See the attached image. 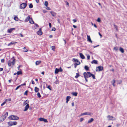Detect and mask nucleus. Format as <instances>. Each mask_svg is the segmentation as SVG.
Wrapping results in <instances>:
<instances>
[{"instance_id":"nucleus-52","label":"nucleus","mask_w":127,"mask_h":127,"mask_svg":"<svg viewBox=\"0 0 127 127\" xmlns=\"http://www.w3.org/2000/svg\"><path fill=\"white\" fill-rule=\"evenodd\" d=\"M84 118H81L80 119V122H82V121H83V120H84Z\"/></svg>"},{"instance_id":"nucleus-50","label":"nucleus","mask_w":127,"mask_h":127,"mask_svg":"<svg viewBox=\"0 0 127 127\" xmlns=\"http://www.w3.org/2000/svg\"><path fill=\"white\" fill-rule=\"evenodd\" d=\"M1 63H3L4 62V59H1Z\"/></svg>"},{"instance_id":"nucleus-2","label":"nucleus","mask_w":127,"mask_h":127,"mask_svg":"<svg viewBox=\"0 0 127 127\" xmlns=\"http://www.w3.org/2000/svg\"><path fill=\"white\" fill-rule=\"evenodd\" d=\"M15 59H14L12 61L11 60H9L7 62L8 64V66L10 67L11 66H13L15 63Z\"/></svg>"},{"instance_id":"nucleus-63","label":"nucleus","mask_w":127,"mask_h":127,"mask_svg":"<svg viewBox=\"0 0 127 127\" xmlns=\"http://www.w3.org/2000/svg\"><path fill=\"white\" fill-rule=\"evenodd\" d=\"M35 25L37 27H39L38 25L36 24H35Z\"/></svg>"},{"instance_id":"nucleus-33","label":"nucleus","mask_w":127,"mask_h":127,"mask_svg":"<svg viewBox=\"0 0 127 127\" xmlns=\"http://www.w3.org/2000/svg\"><path fill=\"white\" fill-rule=\"evenodd\" d=\"M33 7V6L32 3H30L29 6V7L30 8H32Z\"/></svg>"},{"instance_id":"nucleus-12","label":"nucleus","mask_w":127,"mask_h":127,"mask_svg":"<svg viewBox=\"0 0 127 127\" xmlns=\"http://www.w3.org/2000/svg\"><path fill=\"white\" fill-rule=\"evenodd\" d=\"M29 107V104H27L25 107V109L24 110V111H27L28 110Z\"/></svg>"},{"instance_id":"nucleus-15","label":"nucleus","mask_w":127,"mask_h":127,"mask_svg":"<svg viewBox=\"0 0 127 127\" xmlns=\"http://www.w3.org/2000/svg\"><path fill=\"white\" fill-rule=\"evenodd\" d=\"M29 22L31 24H34V22L32 18H30V19H29Z\"/></svg>"},{"instance_id":"nucleus-4","label":"nucleus","mask_w":127,"mask_h":127,"mask_svg":"<svg viewBox=\"0 0 127 127\" xmlns=\"http://www.w3.org/2000/svg\"><path fill=\"white\" fill-rule=\"evenodd\" d=\"M27 5V4L26 3H22L20 5V9H24L26 7Z\"/></svg>"},{"instance_id":"nucleus-42","label":"nucleus","mask_w":127,"mask_h":127,"mask_svg":"<svg viewBox=\"0 0 127 127\" xmlns=\"http://www.w3.org/2000/svg\"><path fill=\"white\" fill-rule=\"evenodd\" d=\"M44 5L46 6H47L48 5V3L47 1H45L44 3Z\"/></svg>"},{"instance_id":"nucleus-10","label":"nucleus","mask_w":127,"mask_h":127,"mask_svg":"<svg viewBox=\"0 0 127 127\" xmlns=\"http://www.w3.org/2000/svg\"><path fill=\"white\" fill-rule=\"evenodd\" d=\"M37 34L38 35H41L42 34V32L41 31V28H40L39 30L37 32Z\"/></svg>"},{"instance_id":"nucleus-61","label":"nucleus","mask_w":127,"mask_h":127,"mask_svg":"<svg viewBox=\"0 0 127 127\" xmlns=\"http://www.w3.org/2000/svg\"><path fill=\"white\" fill-rule=\"evenodd\" d=\"M71 105L72 106H73L74 105V102H72L71 103Z\"/></svg>"},{"instance_id":"nucleus-46","label":"nucleus","mask_w":127,"mask_h":127,"mask_svg":"<svg viewBox=\"0 0 127 127\" xmlns=\"http://www.w3.org/2000/svg\"><path fill=\"white\" fill-rule=\"evenodd\" d=\"M97 21L98 22H100V21H101V20H100V18H97Z\"/></svg>"},{"instance_id":"nucleus-14","label":"nucleus","mask_w":127,"mask_h":127,"mask_svg":"<svg viewBox=\"0 0 127 127\" xmlns=\"http://www.w3.org/2000/svg\"><path fill=\"white\" fill-rule=\"evenodd\" d=\"M15 30V28H11L9 29H8V32L9 33H11L12 32V31Z\"/></svg>"},{"instance_id":"nucleus-11","label":"nucleus","mask_w":127,"mask_h":127,"mask_svg":"<svg viewBox=\"0 0 127 127\" xmlns=\"http://www.w3.org/2000/svg\"><path fill=\"white\" fill-rule=\"evenodd\" d=\"M87 40L91 43H92V41L91 40L90 36L88 35H87Z\"/></svg>"},{"instance_id":"nucleus-40","label":"nucleus","mask_w":127,"mask_h":127,"mask_svg":"<svg viewBox=\"0 0 127 127\" xmlns=\"http://www.w3.org/2000/svg\"><path fill=\"white\" fill-rule=\"evenodd\" d=\"M37 96L39 97L40 98L41 97V95H40V93H39L38 92L37 93Z\"/></svg>"},{"instance_id":"nucleus-9","label":"nucleus","mask_w":127,"mask_h":127,"mask_svg":"<svg viewBox=\"0 0 127 127\" xmlns=\"http://www.w3.org/2000/svg\"><path fill=\"white\" fill-rule=\"evenodd\" d=\"M93 113H92L90 112H85L82 113L81 114V116L84 115H88L91 116L93 115Z\"/></svg>"},{"instance_id":"nucleus-6","label":"nucleus","mask_w":127,"mask_h":127,"mask_svg":"<svg viewBox=\"0 0 127 127\" xmlns=\"http://www.w3.org/2000/svg\"><path fill=\"white\" fill-rule=\"evenodd\" d=\"M107 118L109 120L113 121L116 119L114 117L110 115H108L107 116Z\"/></svg>"},{"instance_id":"nucleus-47","label":"nucleus","mask_w":127,"mask_h":127,"mask_svg":"<svg viewBox=\"0 0 127 127\" xmlns=\"http://www.w3.org/2000/svg\"><path fill=\"white\" fill-rule=\"evenodd\" d=\"M47 88H48L50 90H51V88H50V85H48L47 87Z\"/></svg>"},{"instance_id":"nucleus-49","label":"nucleus","mask_w":127,"mask_h":127,"mask_svg":"<svg viewBox=\"0 0 127 127\" xmlns=\"http://www.w3.org/2000/svg\"><path fill=\"white\" fill-rule=\"evenodd\" d=\"M114 50H116V51H117L118 50V48L117 47H115L114 48Z\"/></svg>"},{"instance_id":"nucleus-39","label":"nucleus","mask_w":127,"mask_h":127,"mask_svg":"<svg viewBox=\"0 0 127 127\" xmlns=\"http://www.w3.org/2000/svg\"><path fill=\"white\" fill-rule=\"evenodd\" d=\"M71 97L70 96H67L66 98V100L69 101V100L70 99Z\"/></svg>"},{"instance_id":"nucleus-34","label":"nucleus","mask_w":127,"mask_h":127,"mask_svg":"<svg viewBox=\"0 0 127 127\" xmlns=\"http://www.w3.org/2000/svg\"><path fill=\"white\" fill-rule=\"evenodd\" d=\"M79 76L80 75L79 73H76V75L75 76V77L76 78H78Z\"/></svg>"},{"instance_id":"nucleus-18","label":"nucleus","mask_w":127,"mask_h":127,"mask_svg":"<svg viewBox=\"0 0 127 127\" xmlns=\"http://www.w3.org/2000/svg\"><path fill=\"white\" fill-rule=\"evenodd\" d=\"M29 102V101L28 100H26L23 103V105L24 106L26 105V104H28Z\"/></svg>"},{"instance_id":"nucleus-22","label":"nucleus","mask_w":127,"mask_h":127,"mask_svg":"<svg viewBox=\"0 0 127 127\" xmlns=\"http://www.w3.org/2000/svg\"><path fill=\"white\" fill-rule=\"evenodd\" d=\"M30 16H29L27 18H26L25 19V21L26 22H27L29 20V19H30Z\"/></svg>"},{"instance_id":"nucleus-37","label":"nucleus","mask_w":127,"mask_h":127,"mask_svg":"<svg viewBox=\"0 0 127 127\" xmlns=\"http://www.w3.org/2000/svg\"><path fill=\"white\" fill-rule=\"evenodd\" d=\"M24 49V51L25 52H26L28 51V50L25 47H24L23 48Z\"/></svg>"},{"instance_id":"nucleus-32","label":"nucleus","mask_w":127,"mask_h":127,"mask_svg":"<svg viewBox=\"0 0 127 127\" xmlns=\"http://www.w3.org/2000/svg\"><path fill=\"white\" fill-rule=\"evenodd\" d=\"M114 27H115V28L116 29V31H118V29L117 26L116 25H115V24H114Z\"/></svg>"},{"instance_id":"nucleus-28","label":"nucleus","mask_w":127,"mask_h":127,"mask_svg":"<svg viewBox=\"0 0 127 127\" xmlns=\"http://www.w3.org/2000/svg\"><path fill=\"white\" fill-rule=\"evenodd\" d=\"M59 71V69L57 68H56L55 69V74H57L58 73Z\"/></svg>"},{"instance_id":"nucleus-23","label":"nucleus","mask_w":127,"mask_h":127,"mask_svg":"<svg viewBox=\"0 0 127 127\" xmlns=\"http://www.w3.org/2000/svg\"><path fill=\"white\" fill-rule=\"evenodd\" d=\"M39 91V89L38 88L36 87H35L34 89V91L35 92H38Z\"/></svg>"},{"instance_id":"nucleus-45","label":"nucleus","mask_w":127,"mask_h":127,"mask_svg":"<svg viewBox=\"0 0 127 127\" xmlns=\"http://www.w3.org/2000/svg\"><path fill=\"white\" fill-rule=\"evenodd\" d=\"M28 91L27 90L26 91L24 94V95H27L28 94Z\"/></svg>"},{"instance_id":"nucleus-5","label":"nucleus","mask_w":127,"mask_h":127,"mask_svg":"<svg viewBox=\"0 0 127 127\" xmlns=\"http://www.w3.org/2000/svg\"><path fill=\"white\" fill-rule=\"evenodd\" d=\"M8 125L9 126H12L13 125H15L17 124V122L9 121L8 123Z\"/></svg>"},{"instance_id":"nucleus-57","label":"nucleus","mask_w":127,"mask_h":127,"mask_svg":"<svg viewBox=\"0 0 127 127\" xmlns=\"http://www.w3.org/2000/svg\"><path fill=\"white\" fill-rule=\"evenodd\" d=\"M46 9L48 10H50L51 9L49 7H47V8H46Z\"/></svg>"},{"instance_id":"nucleus-64","label":"nucleus","mask_w":127,"mask_h":127,"mask_svg":"<svg viewBox=\"0 0 127 127\" xmlns=\"http://www.w3.org/2000/svg\"><path fill=\"white\" fill-rule=\"evenodd\" d=\"M84 78L85 79V80L86 82H87L88 81V79H87V78Z\"/></svg>"},{"instance_id":"nucleus-16","label":"nucleus","mask_w":127,"mask_h":127,"mask_svg":"<svg viewBox=\"0 0 127 127\" xmlns=\"http://www.w3.org/2000/svg\"><path fill=\"white\" fill-rule=\"evenodd\" d=\"M50 13L51 14L52 16H53V17H54V16H55L56 15V13H55L54 12L51 11L50 12Z\"/></svg>"},{"instance_id":"nucleus-17","label":"nucleus","mask_w":127,"mask_h":127,"mask_svg":"<svg viewBox=\"0 0 127 127\" xmlns=\"http://www.w3.org/2000/svg\"><path fill=\"white\" fill-rule=\"evenodd\" d=\"M81 58L84 59L85 58V57L84 55L82 53H80L79 54Z\"/></svg>"},{"instance_id":"nucleus-1","label":"nucleus","mask_w":127,"mask_h":127,"mask_svg":"<svg viewBox=\"0 0 127 127\" xmlns=\"http://www.w3.org/2000/svg\"><path fill=\"white\" fill-rule=\"evenodd\" d=\"M83 75L84 78H88L92 76L93 79H95V75L91 73L90 72H84Z\"/></svg>"},{"instance_id":"nucleus-43","label":"nucleus","mask_w":127,"mask_h":127,"mask_svg":"<svg viewBox=\"0 0 127 127\" xmlns=\"http://www.w3.org/2000/svg\"><path fill=\"white\" fill-rule=\"evenodd\" d=\"M8 115V113L7 112H6L5 113V114L4 115H3L4 116V117H7Z\"/></svg>"},{"instance_id":"nucleus-36","label":"nucleus","mask_w":127,"mask_h":127,"mask_svg":"<svg viewBox=\"0 0 127 127\" xmlns=\"http://www.w3.org/2000/svg\"><path fill=\"white\" fill-rule=\"evenodd\" d=\"M14 19L16 21H17L18 20V18L17 17H16V16H15L14 17Z\"/></svg>"},{"instance_id":"nucleus-24","label":"nucleus","mask_w":127,"mask_h":127,"mask_svg":"<svg viewBox=\"0 0 127 127\" xmlns=\"http://www.w3.org/2000/svg\"><path fill=\"white\" fill-rule=\"evenodd\" d=\"M120 51L122 53H123L124 52V50L121 47L120 48Z\"/></svg>"},{"instance_id":"nucleus-51","label":"nucleus","mask_w":127,"mask_h":127,"mask_svg":"<svg viewBox=\"0 0 127 127\" xmlns=\"http://www.w3.org/2000/svg\"><path fill=\"white\" fill-rule=\"evenodd\" d=\"M56 30V29L55 28H52L51 30L52 31H55Z\"/></svg>"},{"instance_id":"nucleus-7","label":"nucleus","mask_w":127,"mask_h":127,"mask_svg":"<svg viewBox=\"0 0 127 127\" xmlns=\"http://www.w3.org/2000/svg\"><path fill=\"white\" fill-rule=\"evenodd\" d=\"M103 67L101 66H98L96 67V71H100L102 70L103 69Z\"/></svg>"},{"instance_id":"nucleus-26","label":"nucleus","mask_w":127,"mask_h":127,"mask_svg":"<svg viewBox=\"0 0 127 127\" xmlns=\"http://www.w3.org/2000/svg\"><path fill=\"white\" fill-rule=\"evenodd\" d=\"M92 63H94V64H96L97 63V61L96 60H94L92 62Z\"/></svg>"},{"instance_id":"nucleus-30","label":"nucleus","mask_w":127,"mask_h":127,"mask_svg":"<svg viewBox=\"0 0 127 127\" xmlns=\"http://www.w3.org/2000/svg\"><path fill=\"white\" fill-rule=\"evenodd\" d=\"M73 95L76 96L77 95V93L76 92H73L72 93Z\"/></svg>"},{"instance_id":"nucleus-48","label":"nucleus","mask_w":127,"mask_h":127,"mask_svg":"<svg viewBox=\"0 0 127 127\" xmlns=\"http://www.w3.org/2000/svg\"><path fill=\"white\" fill-rule=\"evenodd\" d=\"M20 87L21 86H20V85L18 86L16 88L15 90H18Z\"/></svg>"},{"instance_id":"nucleus-35","label":"nucleus","mask_w":127,"mask_h":127,"mask_svg":"<svg viewBox=\"0 0 127 127\" xmlns=\"http://www.w3.org/2000/svg\"><path fill=\"white\" fill-rule=\"evenodd\" d=\"M1 118H2V121H4L6 118V117H4V116L3 115L1 117Z\"/></svg>"},{"instance_id":"nucleus-31","label":"nucleus","mask_w":127,"mask_h":127,"mask_svg":"<svg viewBox=\"0 0 127 127\" xmlns=\"http://www.w3.org/2000/svg\"><path fill=\"white\" fill-rule=\"evenodd\" d=\"M75 63L74 64L75 68H76L77 65L80 64V63Z\"/></svg>"},{"instance_id":"nucleus-55","label":"nucleus","mask_w":127,"mask_h":127,"mask_svg":"<svg viewBox=\"0 0 127 127\" xmlns=\"http://www.w3.org/2000/svg\"><path fill=\"white\" fill-rule=\"evenodd\" d=\"M49 25L50 28H51V24L50 23H49Z\"/></svg>"},{"instance_id":"nucleus-41","label":"nucleus","mask_w":127,"mask_h":127,"mask_svg":"<svg viewBox=\"0 0 127 127\" xmlns=\"http://www.w3.org/2000/svg\"><path fill=\"white\" fill-rule=\"evenodd\" d=\"M6 100L7 99H6L5 101L1 104V106H2L4 105L6 103Z\"/></svg>"},{"instance_id":"nucleus-8","label":"nucleus","mask_w":127,"mask_h":127,"mask_svg":"<svg viewBox=\"0 0 127 127\" xmlns=\"http://www.w3.org/2000/svg\"><path fill=\"white\" fill-rule=\"evenodd\" d=\"M39 120L41 121H43L45 123H47L48 121L46 119H44L43 118H40L38 119Z\"/></svg>"},{"instance_id":"nucleus-3","label":"nucleus","mask_w":127,"mask_h":127,"mask_svg":"<svg viewBox=\"0 0 127 127\" xmlns=\"http://www.w3.org/2000/svg\"><path fill=\"white\" fill-rule=\"evenodd\" d=\"M8 118L10 120H17L19 119V117L15 115H11L8 117Z\"/></svg>"},{"instance_id":"nucleus-29","label":"nucleus","mask_w":127,"mask_h":127,"mask_svg":"<svg viewBox=\"0 0 127 127\" xmlns=\"http://www.w3.org/2000/svg\"><path fill=\"white\" fill-rule=\"evenodd\" d=\"M115 80L114 79L112 81V85L114 87H115Z\"/></svg>"},{"instance_id":"nucleus-53","label":"nucleus","mask_w":127,"mask_h":127,"mask_svg":"<svg viewBox=\"0 0 127 127\" xmlns=\"http://www.w3.org/2000/svg\"><path fill=\"white\" fill-rule=\"evenodd\" d=\"M26 85V83H25L23 84H21L20 85V86H25Z\"/></svg>"},{"instance_id":"nucleus-38","label":"nucleus","mask_w":127,"mask_h":127,"mask_svg":"<svg viewBox=\"0 0 127 127\" xmlns=\"http://www.w3.org/2000/svg\"><path fill=\"white\" fill-rule=\"evenodd\" d=\"M51 49L53 51H55V47L54 46H52L51 47Z\"/></svg>"},{"instance_id":"nucleus-19","label":"nucleus","mask_w":127,"mask_h":127,"mask_svg":"<svg viewBox=\"0 0 127 127\" xmlns=\"http://www.w3.org/2000/svg\"><path fill=\"white\" fill-rule=\"evenodd\" d=\"M94 120V119L93 118H91L90 120L88 121V123H90L92 122Z\"/></svg>"},{"instance_id":"nucleus-21","label":"nucleus","mask_w":127,"mask_h":127,"mask_svg":"<svg viewBox=\"0 0 127 127\" xmlns=\"http://www.w3.org/2000/svg\"><path fill=\"white\" fill-rule=\"evenodd\" d=\"M41 62V61H37L35 62V64L36 65H38L40 64Z\"/></svg>"},{"instance_id":"nucleus-27","label":"nucleus","mask_w":127,"mask_h":127,"mask_svg":"<svg viewBox=\"0 0 127 127\" xmlns=\"http://www.w3.org/2000/svg\"><path fill=\"white\" fill-rule=\"evenodd\" d=\"M85 69L87 71H88L89 70V67L87 65H85L84 67Z\"/></svg>"},{"instance_id":"nucleus-13","label":"nucleus","mask_w":127,"mask_h":127,"mask_svg":"<svg viewBox=\"0 0 127 127\" xmlns=\"http://www.w3.org/2000/svg\"><path fill=\"white\" fill-rule=\"evenodd\" d=\"M72 61L74 62H77V63H80V62L76 59L74 58L72 59Z\"/></svg>"},{"instance_id":"nucleus-60","label":"nucleus","mask_w":127,"mask_h":127,"mask_svg":"<svg viewBox=\"0 0 127 127\" xmlns=\"http://www.w3.org/2000/svg\"><path fill=\"white\" fill-rule=\"evenodd\" d=\"M3 68H0V72L2 71L3 70Z\"/></svg>"},{"instance_id":"nucleus-59","label":"nucleus","mask_w":127,"mask_h":127,"mask_svg":"<svg viewBox=\"0 0 127 127\" xmlns=\"http://www.w3.org/2000/svg\"><path fill=\"white\" fill-rule=\"evenodd\" d=\"M32 84H35V82L34 81L32 80Z\"/></svg>"},{"instance_id":"nucleus-25","label":"nucleus","mask_w":127,"mask_h":127,"mask_svg":"<svg viewBox=\"0 0 127 127\" xmlns=\"http://www.w3.org/2000/svg\"><path fill=\"white\" fill-rule=\"evenodd\" d=\"M22 72L21 71H18L17 72V74L18 75L22 74Z\"/></svg>"},{"instance_id":"nucleus-62","label":"nucleus","mask_w":127,"mask_h":127,"mask_svg":"<svg viewBox=\"0 0 127 127\" xmlns=\"http://www.w3.org/2000/svg\"><path fill=\"white\" fill-rule=\"evenodd\" d=\"M35 1L37 3H38L39 2V0H35Z\"/></svg>"},{"instance_id":"nucleus-20","label":"nucleus","mask_w":127,"mask_h":127,"mask_svg":"<svg viewBox=\"0 0 127 127\" xmlns=\"http://www.w3.org/2000/svg\"><path fill=\"white\" fill-rule=\"evenodd\" d=\"M17 43V42H11L10 43H9L8 44V46H10L12 45L13 44H15V43Z\"/></svg>"},{"instance_id":"nucleus-44","label":"nucleus","mask_w":127,"mask_h":127,"mask_svg":"<svg viewBox=\"0 0 127 127\" xmlns=\"http://www.w3.org/2000/svg\"><path fill=\"white\" fill-rule=\"evenodd\" d=\"M59 71L60 72H62L63 71V70L62 69V68L61 67L59 69Z\"/></svg>"},{"instance_id":"nucleus-56","label":"nucleus","mask_w":127,"mask_h":127,"mask_svg":"<svg viewBox=\"0 0 127 127\" xmlns=\"http://www.w3.org/2000/svg\"><path fill=\"white\" fill-rule=\"evenodd\" d=\"M90 56L89 55L88 56H87V59L88 60L89 59H90Z\"/></svg>"},{"instance_id":"nucleus-54","label":"nucleus","mask_w":127,"mask_h":127,"mask_svg":"<svg viewBox=\"0 0 127 127\" xmlns=\"http://www.w3.org/2000/svg\"><path fill=\"white\" fill-rule=\"evenodd\" d=\"M73 21L74 23H75L77 21V20L76 19H73Z\"/></svg>"},{"instance_id":"nucleus-58","label":"nucleus","mask_w":127,"mask_h":127,"mask_svg":"<svg viewBox=\"0 0 127 127\" xmlns=\"http://www.w3.org/2000/svg\"><path fill=\"white\" fill-rule=\"evenodd\" d=\"M98 33L99 34V35L100 36V38H101L102 37V35L101 34V33H100V32H99Z\"/></svg>"}]
</instances>
